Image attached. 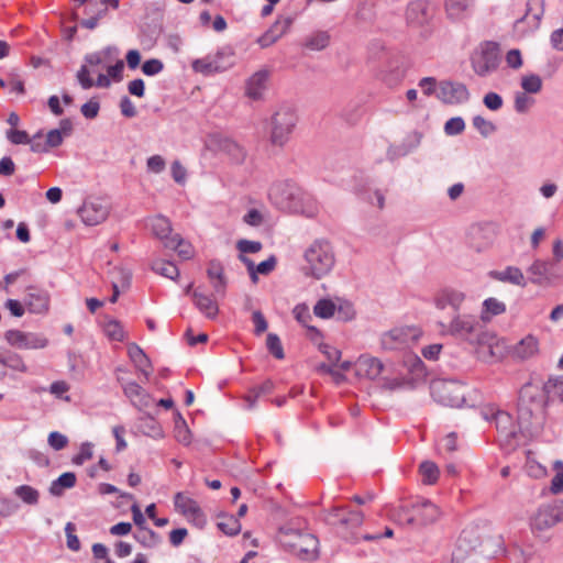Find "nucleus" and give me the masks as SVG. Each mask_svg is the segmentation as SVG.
I'll list each match as a JSON object with an SVG mask.
<instances>
[{"instance_id":"nucleus-27","label":"nucleus","mask_w":563,"mask_h":563,"mask_svg":"<svg viewBox=\"0 0 563 563\" xmlns=\"http://www.w3.org/2000/svg\"><path fill=\"white\" fill-rule=\"evenodd\" d=\"M269 77V71L261 69L253 74L246 82V95L254 101L261 99L263 91L266 88V82Z\"/></svg>"},{"instance_id":"nucleus-13","label":"nucleus","mask_w":563,"mask_h":563,"mask_svg":"<svg viewBox=\"0 0 563 563\" xmlns=\"http://www.w3.org/2000/svg\"><path fill=\"white\" fill-rule=\"evenodd\" d=\"M439 516V508L433 503L422 500L412 505L411 512H406L405 520L408 525L427 526L435 522Z\"/></svg>"},{"instance_id":"nucleus-20","label":"nucleus","mask_w":563,"mask_h":563,"mask_svg":"<svg viewBox=\"0 0 563 563\" xmlns=\"http://www.w3.org/2000/svg\"><path fill=\"white\" fill-rule=\"evenodd\" d=\"M24 303L31 313H46L49 308V295L46 290L35 286H29Z\"/></svg>"},{"instance_id":"nucleus-30","label":"nucleus","mask_w":563,"mask_h":563,"mask_svg":"<svg viewBox=\"0 0 563 563\" xmlns=\"http://www.w3.org/2000/svg\"><path fill=\"white\" fill-rule=\"evenodd\" d=\"M192 299L196 308L208 319L213 320L219 313L218 303L208 295L200 292L198 289L194 290Z\"/></svg>"},{"instance_id":"nucleus-19","label":"nucleus","mask_w":563,"mask_h":563,"mask_svg":"<svg viewBox=\"0 0 563 563\" xmlns=\"http://www.w3.org/2000/svg\"><path fill=\"white\" fill-rule=\"evenodd\" d=\"M124 395L131 400V402L139 409L146 408L152 402L151 395L136 382H128L124 378L118 376Z\"/></svg>"},{"instance_id":"nucleus-35","label":"nucleus","mask_w":563,"mask_h":563,"mask_svg":"<svg viewBox=\"0 0 563 563\" xmlns=\"http://www.w3.org/2000/svg\"><path fill=\"white\" fill-rule=\"evenodd\" d=\"M473 2L474 0H445V12L452 20L463 19L473 5Z\"/></svg>"},{"instance_id":"nucleus-42","label":"nucleus","mask_w":563,"mask_h":563,"mask_svg":"<svg viewBox=\"0 0 563 563\" xmlns=\"http://www.w3.org/2000/svg\"><path fill=\"white\" fill-rule=\"evenodd\" d=\"M330 35L325 31H318L306 38L305 46L312 51H321L329 45Z\"/></svg>"},{"instance_id":"nucleus-14","label":"nucleus","mask_w":563,"mask_h":563,"mask_svg":"<svg viewBox=\"0 0 563 563\" xmlns=\"http://www.w3.org/2000/svg\"><path fill=\"white\" fill-rule=\"evenodd\" d=\"M153 234L163 241L165 247H177L184 244V240L179 234L172 235V223L169 219L162 214H157L150 220Z\"/></svg>"},{"instance_id":"nucleus-31","label":"nucleus","mask_w":563,"mask_h":563,"mask_svg":"<svg viewBox=\"0 0 563 563\" xmlns=\"http://www.w3.org/2000/svg\"><path fill=\"white\" fill-rule=\"evenodd\" d=\"M407 343L408 334L401 329H394L380 339L382 349L385 351L402 350L407 346Z\"/></svg>"},{"instance_id":"nucleus-1","label":"nucleus","mask_w":563,"mask_h":563,"mask_svg":"<svg viewBox=\"0 0 563 563\" xmlns=\"http://www.w3.org/2000/svg\"><path fill=\"white\" fill-rule=\"evenodd\" d=\"M271 202L282 211L313 217L317 207L307 192L290 180L274 183L268 191Z\"/></svg>"},{"instance_id":"nucleus-44","label":"nucleus","mask_w":563,"mask_h":563,"mask_svg":"<svg viewBox=\"0 0 563 563\" xmlns=\"http://www.w3.org/2000/svg\"><path fill=\"white\" fill-rule=\"evenodd\" d=\"M152 269L155 273L169 279H175L179 275L178 267L174 263L162 260L153 262Z\"/></svg>"},{"instance_id":"nucleus-8","label":"nucleus","mask_w":563,"mask_h":563,"mask_svg":"<svg viewBox=\"0 0 563 563\" xmlns=\"http://www.w3.org/2000/svg\"><path fill=\"white\" fill-rule=\"evenodd\" d=\"M547 396L534 387L531 383L525 384L518 398L519 419L529 420L536 410H543L549 404H545Z\"/></svg>"},{"instance_id":"nucleus-24","label":"nucleus","mask_w":563,"mask_h":563,"mask_svg":"<svg viewBox=\"0 0 563 563\" xmlns=\"http://www.w3.org/2000/svg\"><path fill=\"white\" fill-rule=\"evenodd\" d=\"M356 374L368 379H376L384 371V364L377 357L361 355L356 361Z\"/></svg>"},{"instance_id":"nucleus-57","label":"nucleus","mask_w":563,"mask_h":563,"mask_svg":"<svg viewBox=\"0 0 563 563\" xmlns=\"http://www.w3.org/2000/svg\"><path fill=\"white\" fill-rule=\"evenodd\" d=\"M262 247V243L258 241L240 240L236 243V249L240 251V254L243 255L247 253H257Z\"/></svg>"},{"instance_id":"nucleus-55","label":"nucleus","mask_w":563,"mask_h":563,"mask_svg":"<svg viewBox=\"0 0 563 563\" xmlns=\"http://www.w3.org/2000/svg\"><path fill=\"white\" fill-rule=\"evenodd\" d=\"M47 442L52 449H54L55 451H60L68 444V439L60 432L53 431L48 434Z\"/></svg>"},{"instance_id":"nucleus-51","label":"nucleus","mask_w":563,"mask_h":563,"mask_svg":"<svg viewBox=\"0 0 563 563\" xmlns=\"http://www.w3.org/2000/svg\"><path fill=\"white\" fill-rule=\"evenodd\" d=\"M336 311L335 303L330 299H320L317 301L313 312L317 317L322 319L331 318Z\"/></svg>"},{"instance_id":"nucleus-54","label":"nucleus","mask_w":563,"mask_h":563,"mask_svg":"<svg viewBox=\"0 0 563 563\" xmlns=\"http://www.w3.org/2000/svg\"><path fill=\"white\" fill-rule=\"evenodd\" d=\"M554 468L556 470V474L551 481L550 489L553 494H560L563 492V462L555 461Z\"/></svg>"},{"instance_id":"nucleus-47","label":"nucleus","mask_w":563,"mask_h":563,"mask_svg":"<svg viewBox=\"0 0 563 563\" xmlns=\"http://www.w3.org/2000/svg\"><path fill=\"white\" fill-rule=\"evenodd\" d=\"M191 67L196 73H200L205 76L219 73V67L212 64L210 55L203 58L195 59L191 63Z\"/></svg>"},{"instance_id":"nucleus-16","label":"nucleus","mask_w":563,"mask_h":563,"mask_svg":"<svg viewBox=\"0 0 563 563\" xmlns=\"http://www.w3.org/2000/svg\"><path fill=\"white\" fill-rule=\"evenodd\" d=\"M555 262L536 260L528 268L529 280L539 286H550L563 275L554 273Z\"/></svg>"},{"instance_id":"nucleus-53","label":"nucleus","mask_w":563,"mask_h":563,"mask_svg":"<svg viewBox=\"0 0 563 563\" xmlns=\"http://www.w3.org/2000/svg\"><path fill=\"white\" fill-rule=\"evenodd\" d=\"M106 334L114 341H123L124 340V330L122 324L118 320H110L106 323L104 327Z\"/></svg>"},{"instance_id":"nucleus-32","label":"nucleus","mask_w":563,"mask_h":563,"mask_svg":"<svg viewBox=\"0 0 563 563\" xmlns=\"http://www.w3.org/2000/svg\"><path fill=\"white\" fill-rule=\"evenodd\" d=\"M556 520L553 516V510L550 505L541 506L534 516L531 518V528L538 531H544L556 525Z\"/></svg>"},{"instance_id":"nucleus-26","label":"nucleus","mask_w":563,"mask_h":563,"mask_svg":"<svg viewBox=\"0 0 563 563\" xmlns=\"http://www.w3.org/2000/svg\"><path fill=\"white\" fill-rule=\"evenodd\" d=\"M521 87L523 92L516 96L515 106H527L532 100L526 93H537L542 87V80L538 75H528L522 77Z\"/></svg>"},{"instance_id":"nucleus-62","label":"nucleus","mask_w":563,"mask_h":563,"mask_svg":"<svg viewBox=\"0 0 563 563\" xmlns=\"http://www.w3.org/2000/svg\"><path fill=\"white\" fill-rule=\"evenodd\" d=\"M30 139H31L30 140L31 142L29 144H30V147H31L32 152H34V153H47L49 151L47 145H46L45 140H43V133L41 131L35 133Z\"/></svg>"},{"instance_id":"nucleus-48","label":"nucleus","mask_w":563,"mask_h":563,"mask_svg":"<svg viewBox=\"0 0 563 563\" xmlns=\"http://www.w3.org/2000/svg\"><path fill=\"white\" fill-rule=\"evenodd\" d=\"M212 64L219 67V73L225 71L234 64L233 53L230 51H220L216 55H210Z\"/></svg>"},{"instance_id":"nucleus-41","label":"nucleus","mask_w":563,"mask_h":563,"mask_svg":"<svg viewBox=\"0 0 563 563\" xmlns=\"http://www.w3.org/2000/svg\"><path fill=\"white\" fill-rule=\"evenodd\" d=\"M13 493L26 505L34 506L38 503L40 499L38 490L30 485H20L14 488Z\"/></svg>"},{"instance_id":"nucleus-2","label":"nucleus","mask_w":563,"mask_h":563,"mask_svg":"<svg viewBox=\"0 0 563 563\" xmlns=\"http://www.w3.org/2000/svg\"><path fill=\"white\" fill-rule=\"evenodd\" d=\"M418 87L427 97L434 96L438 101L445 104H460L470 101L467 87L455 80H438L435 77H423L419 80Z\"/></svg>"},{"instance_id":"nucleus-23","label":"nucleus","mask_w":563,"mask_h":563,"mask_svg":"<svg viewBox=\"0 0 563 563\" xmlns=\"http://www.w3.org/2000/svg\"><path fill=\"white\" fill-rule=\"evenodd\" d=\"M279 532L285 536H295L297 537V541L290 543L289 545L294 548L299 553L309 554L314 552L318 547V539L310 533H302L298 530L294 529H285L280 528Z\"/></svg>"},{"instance_id":"nucleus-49","label":"nucleus","mask_w":563,"mask_h":563,"mask_svg":"<svg viewBox=\"0 0 563 563\" xmlns=\"http://www.w3.org/2000/svg\"><path fill=\"white\" fill-rule=\"evenodd\" d=\"M476 551H471L467 548L461 547L456 543V547L452 553V563H476Z\"/></svg>"},{"instance_id":"nucleus-10","label":"nucleus","mask_w":563,"mask_h":563,"mask_svg":"<svg viewBox=\"0 0 563 563\" xmlns=\"http://www.w3.org/2000/svg\"><path fill=\"white\" fill-rule=\"evenodd\" d=\"M434 13V7L430 1L411 0L406 5L405 20L409 27H423L432 21Z\"/></svg>"},{"instance_id":"nucleus-58","label":"nucleus","mask_w":563,"mask_h":563,"mask_svg":"<svg viewBox=\"0 0 563 563\" xmlns=\"http://www.w3.org/2000/svg\"><path fill=\"white\" fill-rule=\"evenodd\" d=\"M164 68V64L161 59L152 58L143 63L142 71L146 76H155L159 74Z\"/></svg>"},{"instance_id":"nucleus-17","label":"nucleus","mask_w":563,"mask_h":563,"mask_svg":"<svg viewBox=\"0 0 563 563\" xmlns=\"http://www.w3.org/2000/svg\"><path fill=\"white\" fill-rule=\"evenodd\" d=\"M78 214L85 224L97 225L107 219L109 208L99 199L87 200L79 208Z\"/></svg>"},{"instance_id":"nucleus-45","label":"nucleus","mask_w":563,"mask_h":563,"mask_svg":"<svg viewBox=\"0 0 563 563\" xmlns=\"http://www.w3.org/2000/svg\"><path fill=\"white\" fill-rule=\"evenodd\" d=\"M128 354L136 368L143 367V365H151V360L136 343H130L128 345Z\"/></svg>"},{"instance_id":"nucleus-3","label":"nucleus","mask_w":563,"mask_h":563,"mask_svg":"<svg viewBox=\"0 0 563 563\" xmlns=\"http://www.w3.org/2000/svg\"><path fill=\"white\" fill-rule=\"evenodd\" d=\"M303 258L302 273L316 279L327 276L335 264L333 246L324 239L311 243L305 251Z\"/></svg>"},{"instance_id":"nucleus-6","label":"nucleus","mask_w":563,"mask_h":563,"mask_svg":"<svg viewBox=\"0 0 563 563\" xmlns=\"http://www.w3.org/2000/svg\"><path fill=\"white\" fill-rule=\"evenodd\" d=\"M472 67L478 76H487L495 71L500 63L499 46L496 42L486 41L473 52Z\"/></svg>"},{"instance_id":"nucleus-38","label":"nucleus","mask_w":563,"mask_h":563,"mask_svg":"<svg viewBox=\"0 0 563 563\" xmlns=\"http://www.w3.org/2000/svg\"><path fill=\"white\" fill-rule=\"evenodd\" d=\"M506 311V305L496 298H487L483 302L482 320L489 321L492 317L499 316Z\"/></svg>"},{"instance_id":"nucleus-40","label":"nucleus","mask_w":563,"mask_h":563,"mask_svg":"<svg viewBox=\"0 0 563 563\" xmlns=\"http://www.w3.org/2000/svg\"><path fill=\"white\" fill-rule=\"evenodd\" d=\"M456 543H459L461 547L470 549L471 551H476L481 545V539L477 530L474 528L464 529L461 532Z\"/></svg>"},{"instance_id":"nucleus-4","label":"nucleus","mask_w":563,"mask_h":563,"mask_svg":"<svg viewBox=\"0 0 563 563\" xmlns=\"http://www.w3.org/2000/svg\"><path fill=\"white\" fill-rule=\"evenodd\" d=\"M115 47L107 46L101 51L89 53L84 57V64L76 74L78 84L82 89H90L96 86L108 88L111 85L109 76L99 70L104 66L106 60L111 56Z\"/></svg>"},{"instance_id":"nucleus-63","label":"nucleus","mask_w":563,"mask_h":563,"mask_svg":"<svg viewBox=\"0 0 563 563\" xmlns=\"http://www.w3.org/2000/svg\"><path fill=\"white\" fill-rule=\"evenodd\" d=\"M446 294V302H449V306H451L454 310H459L460 306L465 299V295L462 291L454 290V289H444Z\"/></svg>"},{"instance_id":"nucleus-46","label":"nucleus","mask_w":563,"mask_h":563,"mask_svg":"<svg viewBox=\"0 0 563 563\" xmlns=\"http://www.w3.org/2000/svg\"><path fill=\"white\" fill-rule=\"evenodd\" d=\"M0 365L21 373H25L27 371V367L24 364L23 358L16 353L0 355Z\"/></svg>"},{"instance_id":"nucleus-28","label":"nucleus","mask_w":563,"mask_h":563,"mask_svg":"<svg viewBox=\"0 0 563 563\" xmlns=\"http://www.w3.org/2000/svg\"><path fill=\"white\" fill-rule=\"evenodd\" d=\"M488 276L495 280L509 283L520 287H526L527 282L520 268L507 266L504 271H490Z\"/></svg>"},{"instance_id":"nucleus-7","label":"nucleus","mask_w":563,"mask_h":563,"mask_svg":"<svg viewBox=\"0 0 563 563\" xmlns=\"http://www.w3.org/2000/svg\"><path fill=\"white\" fill-rule=\"evenodd\" d=\"M298 117L294 108H278L271 119V142L283 146L296 126Z\"/></svg>"},{"instance_id":"nucleus-5","label":"nucleus","mask_w":563,"mask_h":563,"mask_svg":"<svg viewBox=\"0 0 563 563\" xmlns=\"http://www.w3.org/2000/svg\"><path fill=\"white\" fill-rule=\"evenodd\" d=\"M432 398L448 407L460 408L465 402V386L455 379H434L430 384Z\"/></svg>"},{"instance_id":"nucleus-43","label":"nucleus","mask_w":563,"mask_h":563,"mask_svg":"<svg viewBox=\"0 0 563 563\" xmlns=\"http://www.w3.org/2000/svg\"><path fill=\"white\" fill-rule=\"evenodd\" d=\"M419 472L422 476V482L427 485L434 484L439 478V467L431 461H424L419 466Z\"/></svg>"},{"instance_id":"nucleus-11","label":"nucleus","mask_w":563,"mask_h":563,"mask_svg":"<svg viewBox=\"0 0 563 563\" xmlns=\"http://www.w3.org/2000/svg\"><path fill=\"white\" fill-rule=\"evenodd\" d=\"M492 419L495 421L496 429L499 433L501 446L514 450L518 445L519 428L515 423L512 416L506 411L498 410L493 413Z\"/></svg>"},{"instance_id":"nucleus-61","label":"nucleus","mask_w":563,"mask_h":563,"mask_svg":"<svg viewBox=\"0 0 563 563\" xmlns=\"http://www.w3.org/2000/svg\"><path fill=\"white\" fill-rule=\"evenodd\" d=\"M7 137L12 144H29L31 141L26 131L11 129L7 132Z\"/></svg>"},{"instance_id":"nucleus-29","label":"nucleus","mask_w":563,"mask_h":563,"mask_svg":"<svg viewBox=\"0 0 563 563\" xmlns=\"http://www.w3.org/2000/svg\"><path fill=\"white\" fill-rule=\"evenodd\" d=\"M544 0H527L526 14L521 19L517 20V24L528 21L532 30H537L544 14Z\"/></svg>"},{"instance_id":"nucleus-39","label":"nucleus","mask_w":563,"mask_h":563,"mask_svg":"<svg viewBox=\"0 0 563 563\" xmlns=\"http://www.w3.org/2000/svg\"><path fill=\"white\" fill-rule=\"evenodd\" d=\"M175 438L184 445H189L191 443V432L186 420L178 411L175 415Z\"/></svg>"},{"instance_id":"nucleus-34","label":"nucleus","mask_w":563,"mask_h":563,"mask_svg":"<svg viewBox=\"0 0 563 563\" xmlns=\"http://www.w3.org/2000/svg\"><path fill=\"white\" fill-rule=\"evenodd\" d=\"M76 474L73 472H65L51 483L48 492L55 497H60L65 489L73 488L76 485Z\"/></svg>"},{"instance_id":"nucleus-12","label":"nucleus","mask_w":563,"mask_h":563,"mask_svg":"<svg viewBox=\"0 0 563 563\" xmlns=\"http://www.w3.org/2000/svg\"><path fill=\"white\" fill-rule=\"evenodd\" d=\"M174 505L176 510L196 527L203 528L206 526L207 517L195 499L185 496L183 493H177L174 496Z\"/></svg>"},{"instance_id":"nucleus-36","label":"nucleus","mask_w":563,"mask_h":563,"mask_svg":"<svg viewBox=\"0 0 563 563\" xmlns=\"http://www.w3.org/2000/svg\"><path fill=\"white\" fill-rule=\"evenodd\" d=\"M133 538L146 549H154L162 543V537L148 527L136 529Z\"/></svg>"},{"instance_id":"nucleus-25","label":"nucleus","mask_w":563,"mask_h":563,"mask_svg":"<svg viewBox=\"0 0 563 563\" xmlns=\"http://www.w3.org/2000/svg\"><path fill=\"white\" fill-rule=\"evenodd\" d=\"M292 24V18H282L262 35L258 37L257 43L261 47H268L274 44L279 37H282Z\"/></svg>"},{"instance_id":"nucleus-52","label":"nucleus","mask_w":563,"mask_h":563,"mask_svg":"<svg viewBox=\"0 0 563 563\" xmlns=\"http://www.w3.org/2000/svg\"><path fill=\"white\" fill-rule=\"evenodd\" d=\"M266 347L268 352L277 360L285 357L284 347L279 336L275 333H268L266 338Z\"/></svg>"},{"instance_id":"nucleus-22","label":"nucleus","mask_w":563,"mask_h":563,"mask_svg":"<svg viewBox=\"0 0 563 563\" xmlns=\"http://www.w3.org/2000/svg\"><path fill=\"white\" fill-rule=\"evenodd\" d=\"M211 144L217 146L219 151L227 153L234 163L241 164L245 158L244 150L233 140L222 136L220 134H213L210 137Z\"/></svg>"},{"instance_id":"nucleus-37","label":"nucleus","mask_w":563,"mask_h":563,"mask_svg":"<svg viewBox=\"0 0 563 563\" xmlns=\"http://www.w3.org/2000/svg\"><path fill=\"white\" fill-rule=\"evenodd\" d=\"M538 352V340L533 335L523 338L514 350V355L520 360H527Z\"/></svg>"},{"instance_id":"nucleus-64","label":"nucleus","mask_w":563,"mask_h":563,"mask_svg":"<svg viewBox=\"0 0 563 563\" xmlns=\"http://www.w3.org/2000/svg\"><path fill=\"white\" fill-rule=\"evenodd\" d=\"M207 275L210 280L224 278V269L219 261H210L207 269Z\"/></svg>"},{"instance_id":"nucleus-56","label":"nucleus","mask_w":563,"mask_h":563,"mask_svg":"<svg viewBox=\"0 0 563 563\" xmlns=\"http://www.w3.org/2000/svg\"><path fill=\"white\" fill-rule=\"evenodd\" d=\"M75 525L73 522H67L65 527L66 532V539H67V547L71 551H79L80 550V541L78 537L74 533L75 532Z\"/></svg>"},{"instance_id":"nucleus-59","label":"nucleus","mask_w":563,"mask_h":563,"mask_svg":"<svg viewBox=\"0 0 563 563\" xmlns=\"http://www.w3.org/2000/svg\"><path fill=\"white\" fill-rule=\"evenodd\" d=\"M92 457V444L90 442H84L80 445V451L77 455H75L71 462L76 465H81L86 461Z\"/></svg>"},{"instance_id":"nucleus-60","label":"nucleus","mask_w":563,"mask_h":563,"mask_svg":"<svg viewBox=\"0 0 563 563\" xmlns=\"http://www.w3.org/2000/svg\"><path fill=\"white\" fill-rule=\"evenodd\" d=\"M465 128V123L462 118L455 117L446 121L444 131L448 135H456L461 133Z\"/></svg>"},{"instance_id":"nucleus-33","label":"nucleus","mask_w":563,"mask_h":563,"mask_svg":"<svg viewBox=\"0 0 563 563\" xmlns=\"http://www.w3.org/2000/svg\"><path fill=\"white\" fill-rule=\"evenodd\" d=\"M543 393L547 396L545 404L555 400L563 402V376L550 377L543 385Z\"/></svg>"},{"instance_id":"nucleus-15","label":"nucleus","mask_w":563,"mask_h":563,"mask_svg":"<svg viewBox=\"0 0 563 563\" xmlns=\"http://www.w3.org/2000/svg\"><path fill=\"white\" fill-rule=\"evenodd\" d=\"M4 339L11 346L24 350L43 349L48 343L44 336L20 330H8Z\"/></svg>"},{"instance_id":"nucleus-18","label":"nucleus","mask_w":563,"mask_h":563,"mask_svg":"<svg viewBox=\"0 0 563 563\" xmlns=\"http://www.w3.org/2000/svg\"><path fill=\"white\" fill-rule=\"evenodd\" d=\"M344 509L333 507L324 515V521L331 526H341L347 529L357 528L363 523V514L361 511H349L342 514Z\"/></svg>"},{"instance_id":"nucleus-9","label":"nucleus","mask_w":563,"mask_h":563,"mask_svg":"<svg viewBox=\"0 0 563 563\" xmlns=\"http://www.w3.org/2000/svg\"><path fill=\"white\" fill-rule=\"evenodd\" d=\"M438 325L442 334H450L464 340H471L481 328L476 317L471 314H456L449 324L440 321Z\"/></svg>"},{"instance_id":"nucleus-50","label":"nucleus","mask_w":563,"mask_h":563,"mask_svg":"<svg viewBox=\"0 0 563 563\" xmlns=\"http://www.w3.org/2000/svg\"><path fill=\"white\" fill-rule=\"evenodd\" d=\"M218 528L228 536H236L241 531V523L233 516H223L218 522Z\"/></svg>"},{"instance_id":"nucleus-21","label":"nucleus","mask_w":563,"mask_h":563,"mask_svg":"<svg viewBox=\"0 0 563 563\" xmlns=\"http://www.w3.org/2000/svg\"><path fill=\"white\" fill-rule=\"evenodd\" d=\"M422 134L418 131H412L406 135L402 142L398 145H390L387 150V159L394 162L404 157L416 150L421 143Z\"/></svg>"}]
</instances>
